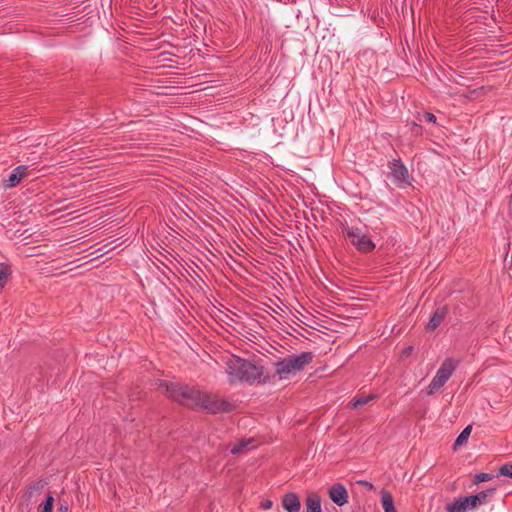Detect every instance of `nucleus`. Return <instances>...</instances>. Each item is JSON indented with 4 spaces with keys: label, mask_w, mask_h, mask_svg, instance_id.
<instances>
[{
    "label": "nucleus",
    "mask_w": 512,
    "mask_h": 512,
    "mask_svg": "<svg viewBox=\"0 0 512 512\" xmlns=\"http://www.w3.org/2000/svg\"><path fill=\"white\" fill-rule=\"evenodd\" d=\"M159 389L173 401L187 407L201 408L211 413L223 412L229 408V404L220 400L216 395L202 392L193 387L177 383H162Z\"/></svg>",
    "instance_id": "f257e3e1"
},
{
    "label": "nucleus",
    "mask_w": 512,
    "mask_h": 512,
    "mask_svg": "<svg viewBox=\"0 0 512 512\" xmlns=\"http://www.w3.org/2000/svg\"><path fill=\"white\" fill-rule=\"evenodd\" d=\"M227 373L230 381L253 382L261 377L263 368L252 362L243 360L239 357L231 356L227 363Z\"/></svg>",
    "instance_id": "f03ea898"
},
{
    "label": "nucleus",
    "mask_w": 512,
    "mask_h": 512,
    "mask_svg": "<svg viewBox=\"0 0 512 512\" xmlns=\"http://www.w3.org/2000/svg\"><path fill=\"white\" fill-rule=\"evenodd\" d=\"M313 355L310 352H303L297 356H289L276 364L277 374L283 378L301 371L307 364L311 363Z\"/></svg>",
    "instance_id": "7ed1b4c3"
},
{
    "label": "nucleus",
    "mask_w": 512,
    "mask_h": 512,
    "mask_svg": "<svg viewBox=\"0 0 512 512\" xmlns=\"http://www.w3.org/2000/svg\"><path fill=\"white\" fill-rule=\"evenodd\" d=\"M458 366V361L452 358H446L440 365L435 376L427 387V394L433 395L438 392L452 376Z\"/></svg>",
    "instance_id": "20e7f679"
},
{
    "label": "nucleus",
    "mask_w": 512,
    "mask_h": 512,
    "mask_svg": "<svg viewBox=\"0 0 512 512\" xmlns=\"http://www.w3.org/2000/svg\"><path fill=\"white\" fill-rule=\"evenodd\" d=\"M346 237L350 240L351 244L362 253H369L375 249V244L371 241L367 234L363 233L356 227L344 228Z\"/></svg>",
    "instance_id": "39448f33"
},
{
    "label": "nucleus",
    "mask_w": 512,
    "mask_h": 512,
    "mask_svg": "<svg viewBox=\"0 0 512 512\" xmlns=\"http://www.w3.org/2000/svg\"><path fill=\"white\" fill-rule=\"evenodd\" d=\"M476 497H464L457 499L453 503H450L446 506V510L448 512H468L469 510L475 509V500Z\"/></svg>",
    "instance_id": "423d86ee"
},
{
    "label": "nucleus",
    "mask_w": 512,
    "mask_h": 512,
    "mask_svg": "<svg viewBox=\"0 0 512 512\" xmlns=\"http://www.w3.org/2000/svg\"><path fill=\"white\" fill-rule=\"evenodd\" d=\"M330 499L337 505L342 506L348 501V492L342 484H334L328 491Z\"/></svg>",
    "instance_id": "0eeeda50"
},
{
    "label": "nucleus",
    "mask_w": 512,
    "mask_h": 512,
    "mask_svg": "<svg viewBox=\"0 0 512 512\" xmlns=\"http://www.w3.org/2000/svg\"><path fill=\"white\" fill-rule=\"evenodd\" d=\"M391 170L394 180L399 185L410 184L408 170L400 161H394L392 163Z\"/></svg>",
    "instance_id": "6e6552de"
},
{
    "label": "nucleus",
    "mask_w": 512,
    "mask_h": 512,
    "mask_svg": "<svg viewBox=\"0 0 512 512\" xmlns=\"http://www.w3.org/2000/svg\"><path fill=\"white\" fill-rule=\"evenodd\" d=\"M26 175H27V167L26 166H18L17 168H15L12 171V173L10 174L8 179L4 180L3 185L6 189L15 187L21 182V180L24 177H26Z\"/></svg>",
    "instance_id": "1a4fd4ad"
},
{
    "label": "nucleus",
    "mask_w": 512,
    "mask_h": 512,
    "mask_svg": "<svg viewBox=\"0 0 512 512\" xmlns=\"http://www.w3.org/2000/svg\"><path fill=\"white\" fill-rule=\"evenodd\" d=\"M284 509L288 512H299L301 503L299 497L295 493H287L282 500Z\"/></svg>",
    "instance_id": "9d476101"
},
{
    "label": "nucleus",
    "mask_w": 512,
    "mask_h": 512,
    "mask_svg": "<svg viewBox=\"0 0 512 512\" xmlns=\"http://www.w3.org/2000/svg\"><path fill=\"white\" fill-rule=\"evenodd\" d=\"M447 314V308L446 307H441V308H438L432 318L430 319V321L428 322L427 326H426V329L428 331H434L441 323L442 321L444 320L445 316Z\"/></svg>",
    "instance_id": "9b49d317"
},
{
    "label": "nucleus",
    "mask_w": 512,
    "mask_h": 512,
    "mask_svg": "<svg viewBox=\"0 0 512 512\" xmlns=\"http://www.w3.org/2000/svg\"><path fill=\"white\" fill-rule=\"evenodd\" d=\"M306 512H322L321 498L316 492H310L306 498Z\"/></svg>",
    "instance_id": "f8f14e48"
},
{
    "label": "nucleus",
    "mask_w": 512,
    "mask_h": 512,
    "mask_svg": "<svg viewBox=\"0 0 512 512\" xmlns=\"http://www.w3.org/2000/svg\"><path fill=\"white\" fill-rule=\"evenodd\" d=\"M256 446H257V444L255 443L253 438L243 439L233 445V447L231 449V453H233V454L244 453V452L248 451L249 449L254 448Z\"/></svg>",
    "instance_id": "ddd939ff"
},
{
    "label": "nucleus",
    "mask_w": 512,
    "mask_h": 512,
    "mask_svg": "<svg viewBox=\"0 0 512 512\" xmlns=\"http://www.w3.org/2000/svg\"><path fill=\"white\" fill-rule=\"evenodd\" d=\"M381 503L384 512H397L392 494L389 491H381Z\"/></svg>",
    "instance_id": "4468645a"
},
{
    "label": "nucleus",
    "mask_w": 512,
    "mask_h": 512,
    "mask_svg": "<svg viewBox=\"0 0 512 512\" xmlns=\"http://www.w3.org/2000/svg\"><path fill=\"white\" fill-rule=\"evenodd\" d=\"M471 431H472L471 425H468L467 427L464 428V430L460 433V435L457 437V439L454 443V449L464 445L467 442V440L471 434Z\"/></svg>",
    "instance_id": "2eb2a0df"
},
{
    "label": "nucleus",
    "mask_w": 512,
    "mask_h": 512,
    "mask_svg": "<svg viewBox=\"0 0 512 512\" xmlns=\"http://www.w3.org/2000/svg\"><path fill=\"white\" fill-rule=\"evenodd\" d=\"M11 274V269L6 264H0V288L6 285V282Z\"/></svg>",
    "instance_id": "dca6fc26"
},
{
    "label": "nucleus",
    "mask_w": 512,
    "mask_h": 512,
    "mask_svg": "<svg viewBox=\"0 0 512 512\" xmlns=\"http://www.w3.org/2000/svg\"><path fill=\"white\" fill-rule=\"evenodd\" d=\"M374 398L373 395H370V396H367V397H361V398H356V399H353L351 402H350V406L352 408H358L360 406H363L365 404H367L370 400H372Z\"/></svg>",
    "instance_id": "f3484780"
},
{
    "label": "nucleus",
    "mask_w": 512,
    "mask_h": 512,
    "mask_svg": "<svg viewBox=\"0 0 512 512\" xmlns=\"http://www.w3.org/2000/svg\"><path fill=\"white\" fill-rule=\"evenodd\" d=\"M494 478V475L493 474H489V473H479L477 475H475L474 477V483L478 484V483H482V482H486V481H490Z\"/></svg>",
    "instance_id": "a211bd4d"
},
{
    "label": "nucleus",
    "mask_w": 512,
    "mask_h": 512,
    "mask_svg": "<svg viewBox=\"0 0 512 512\" xmlns=\"http://www.w3.org/2000/svg\"><path fill=\"white\" fill-rule=\"evenodd\" d=\"M44 487V484L41 482H38L31 486L29 490L27 491L28 499L31 500L34 494L40 493L41 489Z\"/></svg>",
    "instance_id": "6ab92c4d"
},
{
    "label": "nucleus",
    "mask_w": 512,
    "mask_h": 512,
    "mask_svg": "<svg viewBox=\"0 0 512 512\" xmlns=\"http://www.w3.org/2000/svg\"><path fill=\"white\" fill-rule=\"evenodd\" d=\"M54 504V498L52 496H48L46 502L40 506L41 512H52Z\"/></svg>",
    "instance_id": "aec40b11"
},
{
    "label": "nucleus",
    "mask_w": 512,
    "mask_h": 512,
    "mask_svg": "<svg viewBox=\"0 0 512 512\" xmlns=\"http://www.w3.org/2000/svg\"><path fill=\"white\" fill-rule=\"evenodd\" d=\"M487 496H488V492H480L477 495H473L472 497H476L477 498L475 500V507L480 505L486 499Z\"/></svg>",
    "instance_id": "412c9836"
},
{
    "label": "nucleus",
    "mask_w": 512,
    "mask_h": 512,
    "mask_svg": "<svg viewBox=\"0 0 512 512\" xmlns=\"http://www.w3.org/2000/svg\"><path fill=\"white\" fill-rule=\"evenodd\" d=\"M500 474L504 476H512V465H504L500 469Z\"/></svg>",
    "instance_id": "4be33fe9"
},
{
    "label": "nucleus",
    "mask_w": 512,
    "mask_h": 512,
    "mask_svg": "<svg viewBox=\"0 0 512 512\" xmlns=\"http://www.w3.org/2000/svg\"><path fill=\"white\" fill-rule=\"evenodd\" d=\"M272 505H273V502L269 499H266L264 500L261 504H260V507L263 509V510H269L272 508Z\"/></svg>",
    "instance_id": "5701e85b"
},
{
    "label": "nucleus",
    "mask_w": 512,
    "mask_h": 512,
    "mask_svg": "<svg viewBox=\"0 0 512 512\" xmlns=\"http://www.w3.org/2000/svg\"><path fill=\"white\" fill-rule=\"evenodd\" d=\"M424 118H425V120H426L427 122H435V121H436V117H435V115H434V114H432V113H429V112H426V113L424 114Z\"/></svg>",
    "instance_id": "b1692460"
},
{
    "label": "nucleus",
    "mask_w": 512,
    "mask_h": 512,
    "mask_svg": "<svg viewBox=\"0 0 512 512\" xmlns=\"http://www.w3.org/2000/svg\"><path fill=\"white\" fill-rule=\"evenodd\" d=\"M412 351H413V347L412 346H408L407 348H405L402 351V356L403 357H409L412 354Z\"/></svg>",
    "instance_id": "393cba45"
},
{
    "label": "nucleus",
    "mask_w": 512,
    "mask_h": 512,
    "mask_svg": "<svg viewBox=\"0 0 512 512\" xmlns=\"http://www.w3.org/2000/svg\"><path fill=\"white\" fill-rule=\"evenodd\" d=\"M362 484H364L366 486V488L373 489V485L371 483L362 482Z\"/></svg>",
    "instance_id": "a878e982"
}]
</instances>
